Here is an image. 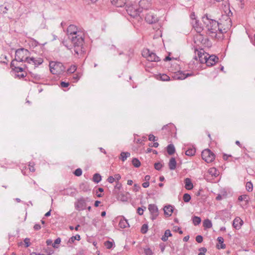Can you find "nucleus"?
Listing matches in <instances>:
<instances>
[{"label": "nucleus", "mask_w": 255, "mask_h": 255, "mask_svg": "<svg viewBox=\"0 0 255 255\" xmlns=\"http://www.w3.org/2000/svg\"><path fill=\"white\" fill-rule=\"evenodd\" d=\"M230 13L232 14L231 10L229 11L228 16L226 15L223 17V19H225L226 22V23L224 24L222 23V20H221L220 22H219L214 19L209 18L207 14L204 15L202 17V20L207 29V33L212 37L217 38V32L218 31L221 34L224 33L223 30L224 32H226L227 29L232 26V20L229 16Z\"/></svg>", "instance_id": "f257e3e1"}, {"label": "nucleus", "mask_w": 255, "mask_h": 255, "mask_svg": "<svg viewBox=\"0 0 255 255\" xmlns=\"http://www.w3.org/2000/svg\"><path fill=\"white\" fill-rule=\"evenodd\" d=\"M67 32L68 38L71 40L73 44L72 48L77 56H81L86 52L85 49L83 47L84 43V32L79 29L74 24L70 25L67 29Z\"/></svg>", "instance_id": "f03ea898"}, {"label": "nucleus", "mask_w": 255, "mask_h": 255, "mask_svg": "<svg viewBox=\"0 0 255 255\" xmlns=\"http://www.w3.org/2000/svg\"><path fill=\"white\" fill-rule=\"evenodd\" d=\"M30 55V52L26 49L21 48L17 49L15 53V60L16 62L26 63L27 58Z\"/></svg>", "instance_id": "7ed1b4c3"}, {"label": "nucleus", "mask_w": 255, "mask_h": 255, "mask_svg": "<svg viewBox=\"0 0 255 255\" xmlns=\"http://www.w3.org/2000/svg\"><path fill=\"white\" fill-rule=\"evenodd\" d=\"M50 72L55 75H59L65 71L66 68L60 62H50L49 64Z\"/></svg>", "instance_id": "20e7f679"}, {"label": "nucleus", "mask_w": 255, "mask_h": 255, "mask_svg": "<svg viewBox=\"0 0 255 255\" xmlns=\"http://www.w3.org/2000/svg\"><path fill=\"white\" fill-rule=\"evenodd\" d=\"M126 9L128 14L132 17H135L139 15V13L141 12L140 8H137L136 6L132 4H127L126 5Z\"/></svg>", "instance_id": "39448f33"}, {"label": "nucleus", "mask_w": 255, "mask_h": 255, "mask_svg": "<svg viewBox=\"0 0 255 255\" xmlns=\"http://www.w3.org/2000/svg\"><path fill=\"white\" fill-rule=\"evenodd\" d=\"M202 158L207 163L212 162L215 159L214 154L209 149L204 150L201 153Z\"/></svg>", "instance_id": "423d86ee"}, {"label": "nucleus", "mask_w": 255, "mask_h": 255, "mask_svg": "<svg viewBox=\"0 0 255 255\" xmlns=\"http://www.w3.org/2000/svg\"><path fill=\"white\" fill-rule=\"evenodd\" d=\"M26 63L29 64H32L34 66V68L38 67L39 65L42 64L43 62V58L39 57H34L33 56H29L28 58H27Z\"/></svg>", "instance_id": "0eeeda50"}, {"label": "nucleus", "mask_w": 255, "mask_h": 255, "mask_svg": "<svg viewBox=\"0 0 255 255\" xmlns=\"http://www.w3.org/2000/svg\"><path fill=\"white\" fill-rule=\"evenodd\" d=\"M75 207L77 210H84L86 207V201L83 198L81 197L75 203Z\"/></svg>", "instance_id": "6e6552de"}, {"label": "nucleus", "mask_w": 255, "mask_h": 255, "mask_svg": "<svg viewBox=\"0 0 255 255\" xmlns=\"http://www.w3.org/2000/svg\"><path fill=\"white\" fill-rule=\"evenodd\" d=\"M205 59H206L205 61L207 66H212L218 62L219 58L215 55H210L209 54V55L207 56V58Z\"/></svg>", "instance_id": "1a4fd4ad"}, {"label": "nucleus", "mask_w": 255, "mask_h": 255, "mask_svg": "<svg viewBox=\"0 0 255 255\" xmlns=\"http://www.w3.org/2000/svg\"><path fill=\"white\" fill-rule=\"evenodd\" d=\"M193 75V73H185L183 71H179L175 74L174 78L177 80H184L186 78Z\"/></svg>", "instance_id": "9d476101"}, {"label": "nucleus", "mask_w": 255, "mask_h": 255, "mask_svg": "<svg viewBox=\"0 0 255 255\" xmlns=\"http://www.w3.org/2000/svg\"><path fill=\"white\" fill-rule=\"evenodd\" d=\"M138 4L139 8H140L141 11L143 9H148L150 6V4L148 0H140Z\"/></svg>", "instance_id": "9b49d317"}, {"label": "nucleus", "mask_w": 255, "mask_h": 255, "mask_svg": "<svg viewBox=\"0 0 255 255\" xmlns=\"http://www.w3.org/2000/svg\"><path fill=\"white\" fill-rule=\"evenodd\" d=\"M201 50H202V49H201L200 51L197 50L199 60L201 63H205V61L206 60L205 59L207 58V56L209 55V54L207 53H204V52H202Z\"/></svg>", "instance_id": "f8f14e48"}, {"label": "nucleus", "mask_w": 255, "mask_h": 255, "mask_svg": "<svg viewBox=\"0 0 255 255\" xmlns=\"http://www.w3.org/2000/svg\"><path fill=\"white\" fill-rule=\"evenodd\" d=\"M145 19L147 22L150 24L155 23L158 20L157 17L156 16L149 13L145 16Z\"/></svg>", "instance_id": "ddd939ff"}, {"label": "nucleus", "mask_w": 255, "mask_h": 255, "mask_svg": "<svg viewBox=\"0 0 255 255\" xmlns=\"http://www.w3.org/2000/svg\"><path fill=\"white\" fill-rule=\"evenodd\" d=\"M243 223V221L240 217H236L233 221V226L237 230L240 229Z\"/></svg>", "instance_id": "4468645a"}, {"label": "nucleus", "mask_w": 255, "mask_h": 255, "mask_svg": "<svg viewBox=\"0 0 255 255\" xmlns=\"http://www.w3.org/2000/svg\"><path fill=\"white\" fill-rule=\"evenodd\" d=\"M192 24L194 28L197 33H200L203 31V28L199 23V20L195 19L194 23H193Z\"/></svg>", "instance_id": "2eb2a0df"}, {"label": "nucleus", "mask_w": 255, "mask_h": 255, "mask_svg": "<svg viewBox=\"0 0 255 255\" xmlns=\"http://www.w3.org/2000/svg\"><path fill=\"white\" fill-rule=\"evenodd\" d=\"M119 226L122 229H125L129 227L128 220L124 217H122L121 218L119 223Z\"/></svg>", "instance_id": "dca6fc26"}, {"label": "nucleus", "mask_w": 255, "mask_h": 255, "mask_svg": "<svg viewBox=\"0 0 255 255\" xmlns=\"http://www.w3.org/2000/svg\"><path fill=\"white\" fill-rule=\"evenodd\" d=\"M163 210L164 214L169 217L171 216L172 213L173 212V207L170 205L165 206Z\"/></svg>", "instance_id": "f3484780"}, {"label": "nucleus", "mask_w": 255, "mask_h": 255, "mask_svg": "<svg viewBox=\"0 0 255 255\" xmlns=\"http://www.w3.org/2000/svg\"><path fill=\"white\" fill-rule=\"evenodd\" d=\"M185 188L187 190H192L193 188V184L189 178H186L184 179Z\"/></svg>", "instance_id": "a211bd4d"}, {"label": "nucleus", "mask_w": 255, "mask_h": 255, "mask_svg": "<svg viewBox=\"0 0 255 255\" xmlns=\"http://www.w3.org/2000/svg\"><path fill=\"white\" fill-rule=\"evenodd\" d=\"M112 3L116 7H123L126 5V0H112Z\"/></svg>", "instance_id": "6ab92c4d"}, {"label": "nucleus", "mask_w": 255, "mask_h": 255, "mask_svg": "<svg viewBox=\"0 0 255 255\" xmlns=\"http://www.w3.org/2000/svg\"><path fill=\"white\" fill-rule=\"evenodd\" d=\"M149 56L147 59L148 61L151 62H158L160 60V58L157 56L154 52H150Z\"/></svg>", "instance_id": "aec40b11"}, {"label": "nucleus", "mask_w": 255, "mask_h": 255, "mask_svg": "<svg viewBox=\"0 0 255 255\" xmlns=\"http://www.w3.org/2000/svg\"><path fill=\"white\" fill-rule=\"evenodd\" d=\"M176 165H177V163H176L175 158L174 157H171L170 159L169 162L168 163V166H169V168L170 169V170H173L175 169V168L176 167Z\"/></svg>", "instance_id": "412c9836"}, {"label": "nucleus", "mask_w": 255, "mask_h": 255, "mask_svg": "<svg viewBox=\"0 0 255 255\" xmlns=\"http://www.w3.org/2000/svg\"><path fill=\"white\" fill-rule=\"evenodd\" d=\"M148 210L150 213V214H154L158 213V210L157 207L155 204H149L148 205Z\"/></svg>", "instance_id": "4be33fe9"}, {"label": "nucleus", "mask_w": 255, "mask_h": 255, "mask_svg": "<svg viewBox=\"0 0 255 255\" xmlns=\"http://www.w3.org/2000/svg\"><path fill=\"white\" fill-rule=\"evenodd\" d=\"M217 241L221 245L220 246L219 245H217L216 247L218 249H225L226 248V245L224 244V239L222 237H219L217 238Z\"/></svg>", "instance_id": "5701e85b"}, {"label": "nucleus", "mask_w": 255, "mask_h": 255, "mask_svg": "<svg viewBox=\"0 0 255 255\" xmlns=\"http://www.w3.org/2000/svg\"><path fill=\"white\" fill-rule=\"evenodd\" d=\"M110 50L112 51V53L113 55H116L117 54L119 55L124 54L123 52L120 51L118 48H117L115 45H112L110 47Z\"/></svg>", "instance_id": "b1692460"}, {"label": "nucleus", "mask_w": 255, "mask_h": 255, "mask_svg": "<svg viewBox=\"0 0 255 255\" xmlns=\"http://www.w3.org/2000/svg\"><path fill=\"white\" fill-rule=\"evenodd\" d=\"M195 40L199 41L201 43L205 44L207 39H205L203 35L199 33L197 34L194 37Z\"/></svg>", "instance_id": "393cba45"}, {"label": "nucleus", "mask_w": 255, "mask_h": 255, "mask_svg": "<svg viewBox=\"0 0 255 255\" xmlns=\"http://www.w3.org/2000/svg\"><path fill=\"white\" fill-rule=\"evenodd\" d=\"M208 173L210 174L212 177H217L219 175V171L218 170L214 167H212L209 169Z\"/></svg>", "instance_id": "a878e982"}, {"label": "nucleus", "mask_w": 255, "mask_h": 255, "mask_svg": "<svg viewBox=\"0 0 255 255\" xmlns=\"http://www.w3.org/2000/svg\"><path fill=\"white\" fill-rule=\"evenodd\" d=\"M167 152L168 154L173 155L175 152V148L173 144H170L167 146Z\"/></svg>", "instance_id": "bb28decb"}, {"label": "nucleus", "mask_w": 255, "mask_h": 255, "mask_svg": "<svg viewBox=\"0 0 255 255\" xmlns=\"http://www.w3.org/2000/svg\"><path fill=\"white\" fill-rule=\"evenodd\" d=\"M172 234L171 233V232L170 231V230L168 229V230H166L165 232H164V234L163 236H162V238H161V240L162 241H163V242H166L168 240V238L169 237H171L172 236Z\"/></svg>", "instance_id": "cd10ccee"}, {"label": "nucleus", "mask_w": 255, "mask_h": 255, "mask_svg": "<svg viewBox=\"0 0 255 255\" xmlns=\"http://www.w3.org/2000/svg\"><path fill=\"white\" fill-rule=\"evenodd\" d=\"M28 68L26 64H24L23 67L18 66L14 67L13 68V70L15 73L22 72L23 71L24 69Z\"/></svg>", "instance_id": "c85d7f7f"}, {"label": "nucleus", "mask_w": 255, "mask_h": 255, "mask_svg": "<svg viewBox=\"0 0 255 255\" xmlns=\"http://www.w3.org/2000/svg\"><path fill=\"white\" fill-rule=\"evenodd\" d=\"M9 6L8 5L2 4L0 5V13H7V10L9 9Z\"/></svg>", "instance_id": "c756f323"}, {"label": "nucleus", "mask_w": 255, "mask_h": 255, "mask_svg": "<svg viewBox=\"0 0 255 255\" xmlns=\"http://www.w3.org/2000/svg\"><path fill=\"white\" fill-rule=\"evenodd\" d=\"M93 181L95 183H98L102 180V176L99 173H95L93 176Z\"/></svg>", "instance_id": "7c9ffc66"}, {"label": "nucleus", "mask_w": 255, "mask_h": 255, "mask_svg": "<svg viewBox=\"0 0 255 255\" xmlns=\"http://www.w3.org/2000/svg\"><path fill=\"white\" fill-rule=\"evenodd\" d=\"M121 157L120 159L122 161H125L127 160L128 157H129L130 155V153L128 152H122L121 153Z\"/></svg>", "instance_id": "2f4dec72"}, {"label": "nucleus", "mask_w": 255, "mask_h": 255, "mask_svg": "<svg viewBox=\"0 0 255 255\" xmlns=\"http://www.w3.org/2000/svg\"><path fill=\"white\" fill-rule=\"evenodd\" d=\"M203 226L206 228H211L212 226V223L209 219H206L203 221Z\"/></svg>", "instance_id": "473e14b6"}, {"label": "nucleus", "mask_w": 255, "mask_h": 255, "mask_svg": "<svg viewBox=\"0 0 255 255\" xmlns=\"http://www.w3.org/2000/svg\"><path fill=\"white\" fill-rule=\"evenodd\" d=\"M195 152L196 149L195 148H190L186 151L185 154L188 156H192L195 154Z\"/></svg>", "instance_id": "72a5a7b5"}, {"label": "nucleus", "mask_w": 255, "mask_h": 255, "mask_svg": "<svg viewBox=\"0 0 255 255\" xmlns=\"http://www.w3.org/2000/svg\"><path fill=\"white\" fill-rule=\"evenodd\" d=\"M158 79L163 81H168L170 80V77L166 74H159L158 75Z\"/></svg>", "instance_id": "f704fd0d"}, {"label": "nucleus", "mask_w": 255, "mask_h": 255, "mask_svg": "<svg viewBox=\"0 0 255 255\" xmlns=\"http://www.w3.org/2000/svg\"><path fill=\"white\" fill-rule=\"evenodd\" d=\"M81 239L80 236L79 235H76L75 236L71 237L68 241V243L70 244H73L75 240L80 241Z\"/></svg>", "instance_id": "c9c22d12"}, {"label": "nucleus", "mask_w": 255, "mask_h": 255, "mask_svg": "<svg viewBox=\"0 0 255 255\" xmlns=\"http://www.w3.org/2000/svg\"><path fill=\"white\" fill-rule=\"evenodd\" d=\"M29 74H30L31 77L33 78V79L35 81V83H36L37 81H39L41 79V77L40 75L36 73H33L32 72H29Z\"/></svg>", "instance_id": "e433bc0d"}, {"label": "nucleus", "mask_w": 255, "mask_h": 255, "mask_svg": "<svg viewBox=\"0 0 255 255\" xmlns=\"http://www.w3.org/2000/svg\"><path fill=\"white\" fill-rule=\"evenodd\" d=\"M80 188L84 192H87L90 190L89 186L84 183H82L80 185Z\"/></svg>", "instance_id": "4c0bfd02"}, {"label": "nucleus", "mask_w": 255, "mask_h": 255, "mask_svg": "<svg viewBox=\"0 0 255 255\" xmlns=\"http://www.w3.org/2000/svg\"><path fill=\"white\" fill-rule=\"evenodd\" d=\"M132 163L133 165L136 168L139 167L141 165L140 162L136 158H133L132 159Z\"/></svg>", "instance_id": "58836bf2"}, {"label": "nucleus", "mask_w": 255, "mask_h": 255, "mask_svg": "<svg viewBox=\"0 0 255 255\" xmlns=\"http://www.w3.org/2000/svg\"><path fill=\"white\" fill-rule=\"evenodd\" d=\"M193 223L194 225H198L201 222V219L197 216H194L192 219Z\"/></svg>", "instance_id": "ea45409f"}, {"label": "nucleus", "mask_w": 255, "mask_h": 255, "mask_svg": "<svg viewBox=\"0 0 255 255\" xmlns=\"http://www.w3.org/2000/svg\"><path fill=\"white\" fill-rule=\"evenodd\" d=\"M148 226L147 224H144L142 225L140 232L142 234H146L147 232Z\"/></svg>", "instance_id": "a19ab883"}, {"label": "nucleus", "mask_w": 255, "mask_h": 255, "mask_svg": "<svg viewBox=\"0 0 255 255\" xmlns=\"http://www.w3.org/2000/svg\"><path fill=\"white\" fill-rule=\"evenodd\" d=\"M150 52L151 51L148 49H144L142 52V55L147 60L149 56V55H150Z\"/></svg>", "instance_id": "79ce46f5"}, {"label": "nucleus", "mask_w": 255, "mask_h": 255, "mask_svg": "<svg viewBox=\"0 0 255 255\" xmlns=\"http://www.w3.org/2000/svg\"><path fill=\"white\" fill-rule=\"evenodd\" d=\"M246 189L249 192H251L253 189V185L251 181H249L246 183Z\"/></svg>", "instance_id": "37998d69"}, {"label": "nucleus", "mask_w": 255, "mask_h": 255, "mask_svg": "<svg viewBox=\"0 0 255 255\" xmlns=\"http://www.w3.org/2000/svg\"><path fill=\"white\" fill-rule=\"evenodd\" d=\"M191 197L190 194L188 193H185L183 195V199L184 201L186 203L189 202L191 200Z\"/></svg>", "instance_id": "c03bdc74"}, {"label": "nucleus", "mask_w": 255, "mask_h": 255, "mask_svg": "<svg viewBox=\"0 0 255 255\" xmlns=\"http://www.w3.org/2000/svg\"><path fill=\"white\" fill-rule=\"evenodd\" d=\"M77 69L75 65H72L67 70V72L69 73H73Z\"/></svg>", "instance_id": "a18cd8bd"}, {"label": "nucleus", "mask_w": 255, "mask_h": 255, "mask_svg": "<svg viewBox=\"0 0 255 255\" xmlns=\"http://www.w3.org/2000/svg\"><path fill=\"white\" fill-rule=\"evenodd\" d=\"M61 243V239L60 238H57L55 241L54 243L52 244V247L54 248H58V246H57V245Z\"/></svg>", "instance_id": "49530a36"}, {"label": "nucleus", "mask_w": 255, "mask_h": 255, "mask_svg": "<svg viewBox=\"0 0 255 255\" xmlns=\"http://www.w3.org/2000/svg\"><path fill=\"white\" fill-rule=\"evenodd\" d=\"M146 209V207L143 206L142 207H138L137 209V213L139 215H142L143 214L144 211Z\"/></svg>", "instance_id": "de8ad7c7"}, {"label": "nucleus", "mask_w": 255, "mask_h": 255, "mask_svg": "<svg viewBox=\"0 0 255 255\" xmlns=\"http://www.w3.org/2000/svg\"><path fill=\"white\" fill-rule=\"evenodd\" d=\"M104 244L105 247L108 249H111L113 246V243L109 241H106Z\"/></svg>", "instance_id": "09e8293b"}, {"label": "nucleus", "mask_w": 255, "mask_h": 255, "mask_svg": "<svg viewBox=\"0 0 255 255\" xmlns=\"http://www.w3.org/2000/svg\"><path fill=\"white\" fill-rule=\"evenodd\" d=\"M144 253L146 255H153V252L149 248L144 249Z\"/></svg>", "instance_id": "8fccbe9b"}, {"label": "nucleus", "mask_w": 255, "mask_h": 255, "mask_svg": "<svg viewBox=\"0 0 255 255\" xmlns=\"http://www.w3.org/2000/svg\"><path fill=\"white\" fill-rule=\"evenodd\" d=\"M74 174L76 176H80L82 174V170L80 168H77L74 171Z\"/></svg>", "instance_id": "3c124183"}, {"label": "nucleus", "mask_w": 255, "mask_h": 255, "mask_svg": "<svg viewBox=\"0 0 255 255\" xmlns=\"http://www.w3.org/2000/svg\"><path fill=\"white\" fill-rule=\"evenodd\" d=\"M163 165L160 162H156L154 164V168L157 170H160L162 167Z\"/></svg>", "instance_id": "603ef678"}, {"label": "nucleus", "mask_w": 255, "mask_h": 255, "mask_svg": "<svg viewBox=\"0 0 255 255\" xmlns=\"http://www.w3.org/2000/svg\"><path fill=\"white\" fill-rule=\"evenodd\" d=\"M199 251L200 253H199L198 255H205V253L207 252V250L206 248L202 247L200 248Z\"/></svg>", "instance_id": "864d4df0"}, {"label": "nucleus", "mask_w": 255, "mask_h": 255, "mask_svg": "<svg viewBox=\"0 0 255 255\" xmlns=\"http://www.w3.org/2000/svg\"><path fill=\"white\" fill-rule=\"evenodd\" d=\"M248 196L247 195H241L238 197V200L242 201L243 200L248 201Z\"/></svg>", "instance_id": "5fc2aeb1"}, {"label": "nucleus", "mask_w": 255, "mask_h": 255, "mask_svg": "<svg viewBox=\"0 0 255 255\" xmlns=\"http://www.w3.org/2000/svg\"><path fill=\"white\" fill-rule=\"evenodd\" d=\"M203 237L201 235H198L196 237V241L198 243H201L203 242Z\"/></svg>", "instance_id": "6e6d98bb"}, {"label": "nucleus", "mask_w": 255, "mask_h": 255, "mask_svg": "<svg viewBox=\"0 0 255 255\" xmlns=\"http://www.w3.org/2000/svg\"><path fill=\"white\" fill-rule=\"evenodd\" d=\"M148 140L150 141H155L157 140V139L154 135L150 134L148 136Z\"/></svg>", "instance_id": "4d7b16f0"}, {"label": "nucleus", "mask_w": 255, "mask_h": 255, "mask_svg": "<svg viewBox=\"0 0 255 255\" xmlns=\"http://www.w3.org/2000/svg\"><path fill=\"white\" fill-rule=\"evenodd\" d=\"M30 240L28 238H25L24 240L25 247H28L30 245Z\"/></svg>", "instance_id": "13d9d810"}, {"label": "nucleus", "mask_w": 255, "mask_h": 255, "mask_svg": "<svg viewBox=\"0 0 255 255\" xmlns=\"http://www.w3.org/2000/svg\"><path fill=\"white\" fill-rule=\"evenodd\" d=\"M60 85L63 88H67L69 85V83L68 82H61L60 83Z\"/></svg>", "instance_id": "bf43d9fd"}, {"label": "nucleus", "mask_w": 255, "mask_h": 255, "mask_svg": "<svg viewBox=\"0 0 255 255\" xmlns=\"http://www.w3.org/2000/svg\"><path fill=\"white\" fill-rule=\"evenodd\" d=\"M151 214V219L153 221L156 219L157 216H158V213H154V214Z\"/></svg>", "instance_id": "052dcab7"}, {"label": "nucleus", "mask_w": 255, "mask_h": 255, "mask_svg": "<svg viewBox=\"0 0 255 255\" xmlns=\"http://www.w3.org/2000/svg\"><path fill=\"white\" fill-rule=\"evenodd\" d=\"M15 62H17L15 60H12L11 62V63H10V67L11 68V69L13 70V68H14V67H16L17 66V64H15Z\"/></svg>", "instance_id": "680f3d73"}, {"label": "nucleus", "mask_w": 255, "mask_h": 255, "mask_svg": "<svg viewBox=\"0 0 255 255\" xmlns=\"http://www.w3.org/2000/svg\"><path fill=\"white\" fill-rule=\"evenodd\" d=\"M115 178V181H119V180L121 178V176L119 174H116L114 176Z\"/></svg>", "instance_id": "e2e57ef3"}, {"label": "nucleus", "mask_w": 255, "mask_h": 255, "mask_svg": "<svg viewBox=\"0 0 255 255\" xmlns=\"http://www.w3.org/2000/svg\"><path fill=\"white\" fill-rule=\"evenodd\" d=\"M174 231L178 232L180 234H183V231L181 230V229L180 227H174Z\"/></svg>", "instance_id": "0e129e2a"}, {"label": "nucleus", "mask_w": 255, "mask_h": 255, "mask_svg": "<svg viewBox=\"0 0 255 255\" xmlns=\"http://www.w3.org/2000/svg\"><path fill=\"white\" fill-rule=\"evenodd\" d=\"M41 226L39 224H36L33 227L34 230L36 231L39 230L41 229Z\"/></svg>", "instance_id": "69168bd1"}, {"label": "nucleus", "mask_w": 255, "mask_h": 255, "mask_svg": "<svg viewBox=\"0 0 255 255\" xmlns=\"http://www.w3.org/2000/svg\"><path fill=\"white\" fill-rule=\"evenodd\" d=\"M107 181L111 183H112L115 181V178L113 176H110L108 178Z\"/></svg>", "instance_id": "338daca9"}, {"label": "nucleus", "mask_w": 255, "mask_h": 255, "mask_svg": "<svg viewBox=\"0 0 255 255\" xmlns=\"http://www.w3.org/2000/svg\"><path fill=\"white\" fill-rule=\"evenodd\" d=\"M32 45H34V46H37V45H38L39 44L38 42L37 41H36V40H35L34 39L32 38Z\"/></svg>", "instance_id": "774afa93"}]
</instances>
